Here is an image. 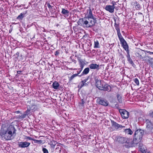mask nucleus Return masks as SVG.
<instances>
[{"instance_id": "2f4dec72", "label": "nucleus", "mask_w": 153, "mask_h": 153, "mask_svg": "<svg viewBox=\"0 0 153 153\" xmlns=\"http://www.w3.org/2000/svg\"><path fill=\"white\" fill-rule=\"evenodd\" d=\"M92 19V20H93V24H95L96 23L97 21L96 20V18L94 17V16H93V17H90L89 18V19Z\"/></svg>"}, {"instance_id": "c85d7f7f", "label": "nucleus", "mask_w": 153, "mask_h": 153, "mask_svg": "<svg viewBox=\"0 0 153 153\" xmlns=\"http://www.w3.org/2000/svg\"><path fill=\"white\" fill-rule=\"evenodd\" d=\"M78 76V74H74L71 76L70 77H69V80L70 81H71L75 77Z\"/></svg>"}, {"instance_id": "37998d69", "label": "nucleus", "mask_w": 153, "mask_h": 153, "mask_svg": "<svg viewBox=\"0 0 153 153\" xmlns=\"http://www.w3.org/2000/svg\"><path fill=\"white\" fill-rule=\"evenodd\" d=\"M116 2H115L114 1H112L111 3V4H112V6H113L114 7H115V5L116 4Z\"/></svg>"}, {"instance_id": "4468645a", "label": "nucleus", "mask_w": 153, "mask_h": 153, "mask_svg": "<svg viewBox=\"0 0 153 153\" xmlns=\"http://www.w3.org/2000/svg\"><path fill=\"white\" fill-rule=\"evenodd\" d=\"M79 20H81L82 22L83 23V26L87 28L91 27V25H89V22L88 21L85 20L83 19H79Z\"/></svg>"}, {"instance_id": "dca6fc26", "label": "nucleus", "mask_w": 153, "mask_h": 153, "mask_svg": "<svg viewBox=\"0 0 153 153\" xmlns=\"http://www.w3.org/2000/svg\"><path fill=\"white\" fill-rule=\"evenodd\" d=\"M77 60L79 63V64L80 67H82V68L84 67L85 65V63L83 59H81V58L79 57H78L77 58Z\"/></svg>"}, {"instance_id": "7c9ffc66", "label": "nucleus", "mask_w": 153, "mask_h": 153, "mask_svg": "<svg viewBox=\"0 0 153 153\" xmlns=\"http://www.w3.org/2000/svg\"><path fill=\"white\" fill-rule=\"evenodd\" d=\"M85 103V101L83 99H82L81 100V102H80L79 103V105L80 106L83 107Z\"/></svg>"}, {"instance_id": "423d86ee", "label": "nucleus", "mask_w": 153, "mask_h": 153, "mask_svg": "<svg viewBox=\"0 0 153 153\" xmlns=\"http://www.w3.org/2000/svg\"><path fill=\"white\" fill-rule=\"evenodd\" d=\"M117 141L121 143H129V141L128 138L122 136H119L117 137Z\"/></svg>"}, {"instance_id": "8fccbe9b", "label": "nucleus", "mask_w": 153, "mask_h": 153, "mask_svg": "<svg viewBox=\"0 0 153 153\" xmlns=\"http://www.w3.org/2000/svg\"><path fill=\"white\" fill-rule=\"evenodd\" d=\"M20 111H16L15 112V113H16L17 114H18L19 113H20Z\"/></svg>"}, {"instance_id": "6e6552de", "label": "nucleus", "mask_w": 153, "mask_h": 153, "mask_svg": "<svg viewBox=\"0 0 153 153\" xmlns=\"http://www.w3.org/2000/svg\"><path fill=\"white\" fill-rule=\"evenodd\" d=\"M97 101L98 103L103 106H106L108 105V102L107 100L102 99L100 98H98Z\"/></svg>"}, {"instance_id": "bf43d9fd", "label": "nucleus", "mask_w": 153, "mask_h": 153, "mask_svg": "<svg viewBox=\"0 0 153 153\" xmlns=\"http://www.w3.org/2000/svg\"><path fill=\"white\" fill-rule=\"evenodd\" d=\"M77 73H78L77 74H78V75L80 73V72H79H79H77Z\"/></svg>"}, {"instance_id": "4d7b16f0", "label": "nucleus", "mask_w": 153, "mask_h": 153, "mask_svg": "<svg viewBox=\"0 0 153 153\" xmlns=\"http://www.w3.org/2000/svg\"><path fill=\"white\" fill-rule=\"evenodd\" d=\"M139 56H140V57L141 58H143V57L142 56H141V55H139Z\"/></svg>"}, {"instance_id": "052dcab7", "label": "nucleus", "mask_w": 153, "mask_h": 153, "mask_svg": "<svg viewBox=\"0 0 153 153\" xmlns=\"http://www.w3.org/2000/svg\"><path fill=\"white\" fill-rule=\"evenodd\" d=\"M139 14H142V13H139Z\"/></svg>"}, {"instance_id": "e2e57ef3", "label": "nucleus", "mask_w": 153, "mask_h": 153, "mask_svg": "<svg viewBox=\"0 0 153 153\" xmlns=\"http://www.w3.org/2000/svg\"><path fill=\"white\" fill-rule=\"evenodd\" d=\"M122 32L123 33H124V32L123 31H122Z\"/></svg>"}, {"instance_id": "5701e85b", "label": "nucleus", "mask_w": 153, "mask_h": 153, "mask_svg": "<svg viewBox=\"0 0 153 153\" xmlns=\"http://www.w3.org/2000/svg\"><path fill=\"white\" fill-rule=\"evenodd\" d=\"M148 115L151 118H153V110L152 109L149 111Z\"/></svg>"}, {"instance_id": "e433bc0d", "label": "nucleus", "mask_w": 153, "mask_h": 153, "mask_svg": "<svg viewBox=\"0 0 153 153\" xmlns=\"http://www.w3.org/2000/svg\"><path fill=\"white\" fill-rule=\"evenodd\" d=\"M30 110L29 109H27L25 112V113L27 115H28V114L30 113Z\"/></svg>"}, {"instance_id": "79ce46f5", "label": "nucleus", "mask_w": 153, "mask_h": 153, "mask_svg": "<svg viewBox=\"0 0 153 153\" xmlns=\"http://www.w3.org/2000/svg\"><path fill=\"white\" fill-rule=\"evenodd\" d=\"M47 6H48V7L50 9L52 8L53 7V6H51V5L49 3L48 4Z\"/></svg>"}, {"instance_id": "72a5a7b5", "label": "nucleus", "mask_w": 153, "mask_h": 153, "mask_svg": "<svg viewBox=\"0 0 153 153\" xmlns=\"http://www.w3.org/2000/svg\"><path fill=\"white\" fill-rule=\"evenodd\" d=\"M89 21V25H91V27L93 25H95V24H93V20H90V19L89 20H88Z\"/></svg>"}, {"instance_id": "a878e982", "label": "nucleus", "mask_w": 153, "mask_h": 153, "mask_svg": "<svg viewBox=\"0 0 153 153\" xmlns=\"http://www.w3.org/2000/svg\"><path fill=\"white\" fill-rule=\"evenodd\" d=\"M123 47L124 50L126 51L127 53L129 52V47L128 44L124 45Z\"/></svg>"}, {"instance_id": "20e7f679", "label": "nucleus", "mask_w": 153, "mask_h": 153, "mask_svg": "<svg viewBox=\"0 0 153 153\" xmlns=\"http://www.w3.org/2000/svg\"><path fill=\"white\" fill-rule=\"evenodd\" d=\"M119 111L123 119H127L129 116V112L125 109H120Z\"/></svg>"}, {"instance_id": "0eeeda50", "label": "nucleus", "mask_w": 153, "mask_h": 153, "mask_svg": "<svg viewBox=\"0 0 153 153\" xmlns=\"http://www.w3.org/2000/svg\"><path fill=\"white\" fill-rule=\"evenodd\" d=\"M30 145V143L26 142H18V146L19 147L22 148H27Z\"/></svg>"}, {"instance_id": "473e14b6", "label": "nucleus", "mask_w": 153, "mask_h": 153, "mask_svg": "<svg viewBox=\"0 0 153 153\" xmlns=\"http://www.w3.org/2000/svg\"><path fill=\"white\" fill-rule=\"evenodd\" d=\"M134 81L136 84L138 85H139V82L138 79L137 78H135L134 79Z\"/></svg>"}, {"instance_id": "f3484780", "label": "nucleus", "mask_w": 153, "mask_h": 153, "mask_svg": "<svg viewBox=\"0 0 153 153\" xmlns=\"http://www.w3.org/2000/svg\"><path fill=\"white\" fill-rule=\"evenodd\" d=\"M27 13V11H26L23 13H21L17 17L16 19H17L22 20L23 18L25 17V14Z\"/></svg>"}, {"instance_id": "bb28decb", "label": "nucleus", "mask_w": 153, "mask_h": 153, "mask_svg": "<svg viewBox=\"0 0 153 153\" xmlns=\"http://www.w3.org/2000/svg\"><path fill=\"white\" fill-rule=\"evenodd\" d=\"M117 97L118 100L119 102L120 103H122V100L121 98V96L120 94H118L117 95Z\"/></svg>"}, {"instance_id": "f8f14e48", "label": "nucleus", "mask_w": 153, "mask_h": 153, "mask_svg": "<svg viewBox=\"0 0 153 153\" xmlns=\"http://www.w3.org/2000/svg\"><path fill=\"white\" fill-rule=\"evenodd\" d=\"M112 126H114L117 129L125 127V126H122V125L119 124L113 120H111Z\"/></svg>"}, {"instance_id": "412c9836", "label": "nucleus", "mask_w": 153, "mask_h": 153, "mask_svg": "<svg viewBox=\"0 0 153 153\" xmlns=\"http://www.w3.org/2000/svg\"><path fill=\"white\" fill-rule=\"evenodd\" d=\"M142 147L140 148V151L142 153H146L147 150L146 148V147L143 146V144H141Z\"/></svg>"}, {"instance_id": "49530a36", "label": "nucleus", "mask_w": 153, "mask_h": 153, "mask_svg": "<svg viewBox=\"0 0 153 153\" xmlns=\"http://www.w3.org/2000/svg\"><path fill=\"white\" fill-rule=\"evenodd\" d=\"M72 61L75 64H76L77 62L74 59H72Z\"/></svg>"}, {"instance_id": "09e8293b", "label": "nucleus", "mask_w": 153, "mask_h": 153, "mask_svg": "<svg viewBox=\"0 0 153 153\" xmlns=\"http://www.w3.org/2000/svg\"><path fill=\"white\" fill-rule=\"evenodd\" d=\"M80 67V68L79 69H80L79 72H80L82 70L83 68V67L82 68V67Z\"/></svg>"}, {"instance_id": "393cba45", "label": "nucleus", "mask_w": 153, "mask_h": 153, "mask_svg": "<svg viewBox=\"0 0 153 153\" xmlns=\"http://www.w3.org/2000/svg\"><path fill=\"white\" fill-rule=\"evenodd\" d=\"M93 16L92 11L90 9L89 10L88 13V19L89 20L90 17H93Z\"/></svg>"}, {"instance_id": "aec40b11", "label": "nucleus", "mask_w": 153, "mask_h": 153, "mask_svg": "<svg viewBox=\"0 0 153 153\" xmlns=\"http://www.w3.org/2000/svg\"><path fill=\"white\" fill-rule=\"evenodd\" d=\"M52 86L54 89H56L58 88L59 85L57 82L55 81L53 83Z\"/></svg>"}, {"instance_id": "ddd939ff", "label": "nucleus", "mask_w": 153, "mask_h": 153, "mask_svg": "<svg viewBox=\"0 0 153 153\" xmlns=\"http://www.w3.org/2000/svg\"><path fill=\"white\" fill-rule=\"evenodd\" d=\"M89 68L91 69L97 70H98L99 69V65L95 63L91 64L89 65Z\"/></svg>"}, {"instance_id": "4c0bfd02", "label": "nucleus", "mask_w": 153, "mask_h": 153, "mask_svg": "<svg viewBox=\"0 0 153 153\" xmlns=\"http://www.w3.org/2000/svg\"><path fill=\"white\" fill-rule=\"evenodd\" d=\"M140 7V5L139 4L135 5V7L137 10L139 9Z\"/></svg>"}, {"instance_id": "de8ad7c7", "label": "nucleus", "mask_w": 153, "mask_h": 153, "mask_svg": "<svg viewBox=\"0 0 153 153\" xmlns=\"http://www.w3.org/2000/svg\"><path fill=\"white\" fill-rule=\"evenodd\" d=\"M89 78V76H88L87 78L83 80L85 82H86L87 81Z\"/></svg>"}, {"instance_id": "b1692460", "label": "nucleus", "mask_w": 153, "mask_h": 153, "mask_svg": "<svg viewBox=\"0 0 153 153\" xmlns=\"http://www.w3.org/2000/svg\"><path fill=\"white\" fill-rule=\"evenodd\" d=\"M94 48H99V42L98 40H94Z\"/></svg>"}, {"instance_id": "5fc2aeb1", "label": "nucleus", "mask_w": 153, "mask_h": 153, "mask_svg": "<svg viewBox=\"0 0 153 153\" xmlns=\"http://www.w3.org/2000/svg\"><path fill=\"white\" fill-rule=\"evenodd\" d=\"M76 27H75V26H74L73 27V30H75V29H76Z\"/></svg>"}, {"instance_id": "a19ab883", "label": "nucleus", "mask_w": 153, "mask_h": 153, "mask_svg": "<svg viewBox=\"0 0 153 153\" xmlns=\"http://www.w3.org/2000/svg\"><path fill=\"white\" fill-rule=\"evenodd\" d=\"M26 138L27 139L29 140H33L34 139H33L32 137H27V136L26 137Z\"/></svg>"}, {"instance_id": "9b49d317", "label": "nucleus", "mask_w": 153, "mask_h": 153, "mask_svg": "<svg viewBox=\"0 0 153 153\" xmlns=\"http://www.w3.org/2000/svg\"><path fill=\"white\" fill-rule=\"evenodd\" d=\"M115 7L111 5H107L105 7V10L110 13H113L114 11Z\"/></svg>"}, {"instance_id": "c03bdc74", "label": "nucleus", "mask_w": 153, "mask_h": 153, "mask_svg": "<svg viewBox=\"0 0 153 153\" xmlns=\"http://www.w3.org/2000/svg\"><path fill=\"white\" fill-rule=\"evenodd\" d=\"M146 51L147 53H149L150 54H153V52H152L149 51Z\"/></svg>"}, {"instance_id": "f03ea898", "label": "nucleus", "mask_w": 153, "mask_h": 153, "mask_svg": "<svg viewBox=\"0 0 153 153\" xmlns=\"http://www.w3.org/2000/svg\"><path fill=\"white\" fill-rule=\"evenodd\" d=\"M144 134V131L141 129H138L135 131L134 134L133 143L137 144L140 142Z\"/></svg>"}, {"instance_id": "9d476101", "label": "nucleus", "mask_w": 153, "mask_h": 153, "mask_svg": "<svg viewBox=\"0 0 153 153\" xmlns=\"http://www.w3.org/2000/svg\"><path fill=\"white\" fill-rule=\"evenodd\" d=\"M151 120L149 119L146 120V128L148 130L153 127V123L151 122Z\"/></svg>"}, {"instance_id": "6e6d98bb", "label": "nucleus", "mask_w": 153, "mask_h": 153, "mask_svg": "<svg viewBox=\"0 0 153 153\" xmlns=\"http://www.w3.org/2000/svg\"><path fill=\"white\" fill-rule=\"evenodd\" d=\"M139 4V3H137V1H136L134 2V4H135V5H137V4Z\"/></svg>"}, {"instance_id": "3c124183", "label": "nucleus", "mask_w": 153, "mask_h": 153, "mask_svg": "<svg viewBox=\"0 0 153 153\" xmlns=\"http://www.w3.org/2000/svg\"><path fill=\"white\" fill-rule=\"evenodd\" d=\"M141 144H142V143H139V147L140 148L141 147H142V145H141Z\"/></svg>"}, {"instance_id": "864d4df0", "label": "nucleus", "mask_w": 153, "mask_h": 153, "mask_svg": "<svg viewBox=\"0 0 153 153\" xmlns=\"http://www.w3.org/2000/svg\"><path fill=\"white\" fill-rule=\"evenodd\" d=\"M21 72V71H18L17 73L18 74H20Z\"/></svg>"}, {"instance_id": "6ab92c4d", "label": "nucleus", "mask_w": 153, "mask_h": 153, "mask_svg": "<svg viewBox=\"0 0 153 153\" xmlns=\"http://www.w3.org/2000/svg\"><path fill=\"white\" fill-rule=\"evenodd\" d=\"M89 68H86L84 69L81 75H79V76H81L83 75L84 74H87L89 73Z\"/></svg>"}, {"instance_id": "39448f33", "label": "nucleus", "mask_w": 153, "mask_h": 153, "mask_svg": "<svg viewBox=\"0 0 153 153\" xmlns=\"http://www.w3.org/2000/svg\"><path fill=\"white\" fill-rule=\"evenodd\" d=\"M100 90L104 91H107L108 92H110L111 90V87L109 85L107 84L104 83H102V86L100 87Z\"/></svg>"}, {"instance_id": "cd10ccee", "label": "nucleus", "mask_w": 153, "mask_h": 153, "mask_svg": "<svg viewBox=\"0 0 153 153\" xmlns=\"http://www.w3.org/2000/svg\"><path fill=\"white\" fill-rule=\"evenodd\" d=\"M120 42L122 47H123L124 45L127 44L126 41H125V39L120 41Z\"/></svg>"}, {"instance_id": "ea45409f", "label": "nucleus", "mask_w": 153, "mask_h": 153, "mask_svg": "<svg viewBox=\"0 0 153 153\" xmlns=\"http://www.w3.org/2000/svg\"><path fill=\"white\" fill-rule=\"evenodd\" d=\"M82 82V84H81V86H83L84 85H86L87 84L85 83V82L84 81V80H82L81 81Z\"/></svg>"}, {"instance_id": "a211bd4d", "label": "nucleus", "mask_w": 153, "mask_h": 153, "mask_svg": "<svg viewBox=\"0 0 153 153\" xmlns=\"http://www.w3.org/2000/svg\"><path fill=\"white\" fill-rule=\"evenodd\" d=\"M127 55H126V57L127 59V60L128 62L129 63H130L131 64H134V62L132 60V59H131L130 57V56L129 54V52H128L127 53Z\"/></svg>"}, {"instance_id": "c756f323", "label": "nucleus", "mask_w": 153, "mask_h": 153, "mask_svg": "<svg viewBox=\"0 0 153 153\" xmlns=\"http://www.w3.org/2000/svg\"><path fill=\"white\" fill-rule=\"evenodd\" d=\"M33 141L35 143L40 144L42 142V140H37L34 139Z\"/></svg>"}, {"instance_id": "603ef678", "label": "nucleus", "mask_w": 153, "mask_h": 153, "mask_svg": "<svg viewBox=\"0 0 153 153\" xmlns=\"http://www.w3.org/2000/svg\"><path fill=\"white\" fill-rule=\"evenodd\" d=\"M19 52H17L16 53V55L17 56H19Z\"/></svg>"}, {"instance_id": "7ed1b4c3", "label": "nucleus", "mask_w": 153, "mask_h": 153, "mask_svg": "<svg viewBox=\"0 0 153 153\" xmlns=\"http://www.w3.org/2000/svg\"><path fill=\"white\" fill-rule=\"evenodd\" d=\"M115 23L114 24V27L115 28L117 31V34L118 36V37L120 41H122L124 39L123 38V37L122 35L120 32V30L119 27V25L118 24L116 23V20H115Z\"/></svg>"}, {"instance_id": "13d9d810", "label": "nucleus", "mask_w": 153, "mask_h": 153, "mask_svg": "<svg viewBox=\"0 0 153 153\" xmlns=\"http://www.w3.org/2000/svg\"><path fill=\"white\" fill-rule=\"evenodd\" d=\"M111 45L112 46H113L114 45V43H112V44H111Z\"/></svg>"}, {"instance_id": "4be33fe9", "label": "nucleus", "mask_w": 153, "mask_h": 153, "mask_svg": "<svg viewBox=\"0 0 153 153\" xmlns=\"http://www.w3.org/2000/svg\"><path fill=\"white\" fill-rule=\"evenodd\" d=\"M125 131L126 133L130 135H131L133 133V132L130 128L126 129H125Z\"/></svg>"}, {"instance_id": "c9c22d12", "label": "nucleus", "mask_w": 153, "mask_h": 153, "mask_svg": "<svg viewBox=\"0 0 153 153\" xmlns=\"http://www.w3.org/2000/svg\"><path fill=\"white\" fill-rule=\"evenodd\" d=\"M27 115L26 114H25V113L23 114L21 116H19V117L21 119H23L25 118Z\"/></svg>"}, {"instance_id": "58836bf2", "label": "nucleus", "mask_w": 153, "mask_h": 153, "mask_svg": "<svg viewBox=\"0 0 153 153\" xmlns=\"http://www.w3.org/2000/svg\"><path fill=\"white\" fill-rule=\"evenodd\" d=\"M59 50L55 52V55L56 56H57L59 54Z\"/></svg>"}, {"instance_id": "f704fd0d", "label": "nucleus", "mask_w": 153, "mask_h": 153, "mask_svg": "<svg viewBox=\"0 0 153 153\" xmlns=\"http://www.w3.org/2000/svg\"><path fill=\"white\" fill-rule=\"evenodd\" d=\"M42 151L43 153H49L48 150L46 148H43L42 149Z\"/></svg>"}, {"instance_id": "0e129e2a", "label": "nucleus", "mask_w": 153, "mask_h": 153, "mask_svg": "<svg viewBox=\"0 0 153 153\" xmlns=\"http://www.w3.org/2000/svg\"><path fill=\"white\" fill-rule=\"evenodd\" d=\"M150 153V152H148V153Z\"/></svg>"}, {"instance_id": "f257e3e1", "label": "nucleus", "mask_w": 153, "mask_h": 153, "mask_svg": "<svg viewBox=\"0 0 153 153\" xmlns=\"http://www.w3.org/2000/svg\"><path fill=\"white\" fill-rule=\"evenodd\" d=\"M16 131L13 126H10L6 130H2L0 135L3 139L6 140H10L13 138V135L16 134Z\"/></svg>"}, {"instance_id": "2eb2a0df", "label": "nucleus", "mask_w": 153, "mask_h": 153, "mask_svg": "<svg viewBox=\"0 0 153 153\" xmlns=\"http://www.w3.org/2000/svg\"><path fill=\"white\" fill-rule=\"evenodd\" d=\"M61 13L65 17H68L69 15V11L68 10L63 8H62Z\"/></svg>"}, {"instance_id": "680f3d73", "label": "nucleus", "mask_w": 153, "mask_h": 153, "mask_svg": "<svg viewBox=\"0 0 153 153\" xmlns=\"http://www.w3.org/2000/svg\"><path fill=\"white\" fill-rule=\"evenodd\" d=\"M70 58H71V59H72V56H71V57H70Z\"/></svg>"}, {"instance_id": "1a4fd4ad", "label": "nucleus", "mask_w": 153, "mask_h": 153, "mask_svg": "<svg viewBox=\"0 0 153 153\" xmlns=\"http://www.w3.org/2000/svg\"><path fill=\"white\" fill-rule=\"evenodd\" d=\"M94 79L96 82V86L99 89H100V87H101L102 84L101 80L98 79V76H95Z\"/></svg>"}, {"instance_id": "a18cd8bd", "label": "nucleus", "mask_w": 153, "mask_h": 153, "mask_svg": "<svg viewBox=\"0 0 153 153\" xmlns=\"http://www.w3.org/2000/svg\"><path fill=\"white\" fill-rule=\"evenodd\" d=\"M150 131L152 133H153V127L152 128H151L149 129Z\"/></svg>"}]
</instances>
